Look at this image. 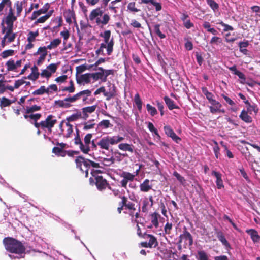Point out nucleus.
<instances>
[{
	"mask_svg": "<svg viewBox=\"0 0 260 260\" xmlns=\"http://www.w3.org/2000/svg\"><path fill=\"white\" fill-rule=\"evenodd\" d=\"M3 242L7 251L17 255L16 256L9 255L11 258H20L24 257L25 249L20 242L12 238H5Z\"/></svg>",
	"mask_w": 260,
	"mask_h": 260,
	"instance_id": "obj_1",
	"label": "nucleus"
},
{
	"mask_svg": "<svg viewBox=\"0 0 260 260\" xmlns=\"http://www.w3.org/2000/svg\"><path fill=\"white\" fill-rule=\"evenodd\" d=\"M14 22L15 21H7L1 23V32L4 35L1 41L3 47L10 45L16 39V34L13 32Z\"/></svg>",
	"mask_w": 260,
	"mask_h": 260,
	"instance_id": "obj_2",
	"label": "nucleus"
},
{
	"mask_svg": "<svg viewBox=\"0 0 260 260\" xmlns=\"http://www.w3.org/2000/svg\"><path fill=\"white\" fill-rule=\"evenodd\" d=\"M89 19L90 21L96 24L100 27L107 25L110 19V16L104 13L103 10L100 7L93 9L89 15Z\"/></svg>",
	"mask_w": 260,
	"mask_h": 260,
	"instance_id": "obj_3",
	"label": "nucleus"
},
{
	"mask_svg": "<svg viewBox=\"0 0 260 260\" xmlns=\"http://www.w3.org/2000/svg\"><path fill=\"white\" fill-rule=\"evenodd\" d=\"M124 139V137L119 135L112 137L107 136L101 138L98 142L97 145L100 148L108 150L110 145H116L123 141Z\"/></svg>",
	"mask_w": 260,
	"mask_h": 260,
	"instance_id": "obj_4",
	"label": "nucleus"
},
{
	"mask_svg": "<svg viewBox=\"0 0 260 260\" xmlns=\"http://www.w3.org/2000/svg\"><path fill=\"white\" fill-rule=\"evenodd\" d=\"M8 9V12L2 18L1 23L7 21H15L16 17L14 16V12L12 9V2L10 0H2L0 3V13L3 10Z\"/></svg>",
	"mask_w": 260,
	"mask_h": 260,
	"instance_id": "obj_5",
	"label": "nucleus"
},
{
	"mask_svg": "<svg viewBox=\"0 0 260 260\" xmlns=\"http://www.w3.org/2000/svg\"><path fill=\"white\" fill-rule=\"evenodd\" d=\"M101 173V171L99 170L93 169L91 170V174L95 178L96 185L99 190L105 188L107 184L106 180L103 179L102 176L99 175V174Z\"/></svg>",
	"mask_w": 260,
	"mask_h": 260,
	"instance_id": "obj_6",
	"label": "nucleus"
},
{
	"mask_svg": "<svg viewBox=\"0 0 260 260\" xmlns=\"http://www.w3.org/2000/svg\"><path fill=\"white\" fill-rule=\"evenodd\" d=\"M113 40H111L110 43H101L100 48L96 51V53L98 55H105L104 49H106V54L108 55H110L113 52Z\"/></svg>",
	"mask_w": 260,
	"mask_h": 260,
	"instance_id": "obj_7",
	"label": "nucleus"
},
{
	"mask_svg": "<svg viewBox=\"0 0 260 260\" xmlns=\"http://www.w3.org/2000/svg\"><path fill=\"white\" fill-rule=\"evenodd\" d=\"M62 135L67 138L70 137L73 132V126L68 122L62 121L59 124Z\"/></svg>",
	"mask_w": 260,
	"mask_h": 260,
	"instance_id": "obj_8",
	"label": "nucleus"
},
{
	"mask_svg": "<svg viewBox=\"0 0 260 260\" xmlns=\"http://www.w3.org/2000/svg\"><path fill=\"white\" fill-rule=\"evenodd\" d=\"M56 119L54 116L50 115L47 117L45 120L41 121L42 124V128H47L50 132L51 131V128L54 126L56 123Z\"/></svg>",
	"mask_w": 260,
	"mask_h": 260,
	"instance_id": "obj_9",
	"label": "nucleus"
},
{
	"mask_svg": "<svg viewBox=\"0 0 260 260\" xmlns=\"http://www.w3.org/2000/svg\"><path fill=\"white\" fill-rule=\"evenodd\" d=\"M92 137L91 134H87L82 143H81V150L85 154H87L90 151V144Z\"/></svg>",
	"mask_w": 260,
	"mask_h": 260,
	"instance_id": "obj_10",
	"label": "nucleus"
},
{
	"mask_svg": "<svg viewBox=\"0 0 260 260\" xmlns=\"http://www.w3.org/2000/svg\"><path fill=\"white\" fill-rule=\"evenodd\" d=\"M77 167L79 168L81 171H84L83 166L85 169H87L90 167L91 161L88 159H85L83 157L79 156L77 157L75 160Z\"/></svg>",
	"mask_w": 260,
	"mask_h": 260,
	"instance_id": "obj_11",
	"label": "nucleus"
},
{
	"mask_svg": "<svg viewBox=\"0 0 260 260\" xmlns=\"http://www.w3.org/2000/svg\"><path fill=\"white\" fill-rule=\"evenodd\" d=\"M164 131L165 134L169 137L171 138L172 139L177 143H178L180 141L181 139L174 133L173 130L171 128L170 126L166 125L164 126Z\"/></svg>",
	"mask_w": 260,
	"mask_h": 260,
	"instance_id": "obj_12",
	"label": "nucleus"
},
{
	"mask_svg": "<svg viewBox=\"0 0 260 260\" xmlns=\"http://www.w3.org/2000/svg\"><path fill=\"white\" fill-rule=\"evenodd\" d=\"M21 60H18L15 61L14 60L10 59L6 62V65L8 71H13L19 68L21 65Z\"/></svg>",
	"mask_w": 260,
	"mask_h": 260,
	"instance_id": "obj_13",
	"label": "nucleus"
},
{
	"mask_svg": "<svg viewBox=\"0 0 260 260\" xmlns=\"http://www.w3.org/2000/svg\"><path fill=\"white\" fill-rule=\"evenodd\" d=\"M49 4L48 3H46L44 5L42 8L38 11H34L31 16V19L35 20L40 15L47 13L49 8Z\"/></svg>",
	"mask_w": 260,
	"mask_h": 260,
	"instance_id": "obj_14",
	"label": "nucleus"
},
{
	"mask_svg": "<svg viewBox=\"0 0 260 260\" xmlns=\"http://www.w3.org/2000/svg\"><path fill=\"white\" fill-rule=\"evenodd\" d=\"M35 54L40 55V57L38 59L37 64H40L42 63V62L45 60L47 54V51L46 50V48L45 47H39L37 52Z\"/></svg>",
	"mask_w": 260,
	"mask_h": 260,
	"instance_id": "obj_15",
	"label": "nucleus"
},
{
	"mask_svg": "<svg viewBox=\"0 0 260 260\" xmlns=\"http://www.w3.org/2000/svg\"><path fill=\"white\" fill-rule=\"evenodd\" d=\"M211 106L209 107L211 113L214 114L216 112H224V110L221 109L222 105L219 102L215 100L214 102L211 103Z\"/></svg>",
	"mask_w": 260,
	"mask_h": 260,
	"instance_id": "obj_16",
	"label": "nucleus"
},
{
	"mask_svg": "<svg viewBox=\"0 0 260 260\" xmlns=\"http://www.w3.org/2000/svg\"><path fill=\"white\" fill-rule=\"evenodd\" d=\"M31 73L27 77H24V79H28L32 81L36 80L40 75V73L37 67L34 66L31 68Z\"/></svg>",
	"mask_w": 260,
	"mask_h": 260,
	"instance_id": "obj_17",
	"label": "nucleus"
},
{
	"mask_svg": "<svg viewBox=\"0 0 260 260\" xmlns=\"http://www.w3.org/2000/svg\"><path fill=\"white\" fill-rule=\"evenodd\" d=\"M66 22L69 24L75 21V14L73 10H68L64 13Z\"/></svg>",
	"mask_w": 260,
	"mask_h": 260,
	"instance_id": "obj_18",
	"label": "nucleus"
},
{
	"mask_svg": "<svg viewBox=\"0 0 260 260\" xmlns=\"http://www.w3.org/2000/svg\"><path fill=\"white\" fill-rule=\"evenodd\" d=\"M183 240L188 241L190 245L192 244L193 239L191 234L187 231H185L179 237V242L181 243Z\"/></svg>",
	"mask_w": 260,
	"mask_h": 260,
	"instance_id": "obj_19",
	"label": "nucleus"
},
{
	"mask_svg": "<svg viewBox=\"0 0 260 260\" xmlns=\"http://www.w3.org/2000/svg\"><path fill=\"white\" fill-rule=\"evenodd\" d=\"M92 78L91 74H85L77 77V82L78 83H88L90 82Z\"/></svg>",
	"mask_w": 260,
	"mask_h": 260,
	"instance_id": "obj_20",
	"label": "nucleus"
},
{
	"mask_svg": "<svg viewBox=\"0 0 260 260\" xmlns=\"http://www.w3.org/2000/svg\"><path fill=\"white\" fill-rule=\"evenodd\" d=\"M212 174L214 175L216 178V183L217 188L218 189H221L222 188H223L224 185L222 180L221 179V174L215 171H212Z\"/></svg>",
	"mask_w": 260,
	"mask_h": 260,
	"instance_id": "obj_21",
	"label": "nucleus"
},
{
	"mask_svg": "<svg viewBox=\"0 0 260 260\" xmlns=\"http://www.w3.org/2000/svg\"><path fill=\"white\" fill-rule=\"evenodd\" d=\"M153 205V199L152 197H149V200L147 198H145L143 202V206L142 207V211L146 212L148 211V207H151Z\"/></svg>",
	"mask_w": 260,
	"mask_h": 260,
	"instance_id": "obj_22",
	"label": "nucleus"
},
{
	"mask_svg": "<svg viewBox=\"0 0 260 260\" xmlns=\"http://www.w3.org/2000/svg\"><path fill=\"white\" fill-rule=\"evenodd\" d=\"M96 107V105H93L91 106H88L83 108L82 109V111L84 115V117L86 118H87L88 117V114L94 112Z\"/></svg>",
	"mask_w": 260,
	"mask_h": 260,
	"instance_id": "obj_23",
	"label": "nucleus"
},
{
	"mask_svg": "<svg viewBox=\"0 0 260 260\" xmlns=\"http://www.w3.org/2000/svg\"><path fill=\"white\" fill-rule=\"evenodd\" d=\"M246 232L250 236L251 238L254 242H258L260 240V236L258 232L253 229H250L246 231Z\"/></svg>",
	"mask_w": 260,
	"mask_h": 260,
	"instance_id": "obj_24",
	"label": "nucleus"
},
{
	"mask_svg": "<svg viewBox=\"0 0 260 260\" xmlns=\"http://www.w3.org/2000/svg\"><path fill=\"white\" fill-rule=\"evenodd\" d=\"M14 7L16 9V14L14 13V16L16 17L15 21L17 20V17L20 15L21 13L23 10V2L20 1H17L14 4Z\"/></svg>",
	"mask_w": 260,
	"mask_h": 260,
	"instance_id": "obj_25",
	"label": "nucleus"
},
{
	"mask_svg": "<svg viewBox=\"0 0 260 260\" xmlns=\"http://www.w3.org/2000/svg\"><path fill=\"white\" fill-rule=\"evenodd\" d=\"M141 191L143 192H148L152 188V185L150 184V181L146 179L140 185Z\"/></svg>",
	"mask_w": 260,
	"mask_h": 260,
	"instance_id": "obj_26",
	"label": "nucleus"
},
{
	"mask_svg": "<svg viewBox=\"0 0 260 260\" xmlns=\"http://www.w3.org/2000/svg\"><path fill=\"white\" fill-rule=\"evenodd\" d=\"M245 103L247 104V111L250 114H252V112H254V114L256 115L258 112V109L256 105L255 104L251 105L247 101H245Z\"/></svg>",
	"mask_w": 260,
	"mask_h": 260,
	"instance_id": "obj_27",
	"label": "nucleus"
},
{
	"mask_svg": "<svg viewBox=\"0 0 260 260\" xmlns=\"http://www.w3.org/2000/svg\"><path fill=\"white\" fill-rule=\"evenodd\" d=\"M101 93H103L104 95L106 97V100L109 101L110 100V96L112 95V93H111L110 91L108 92H106V89L105 87L102 86L99 89H98L95 92H94V95H98Z\"/></svg>",
	"mask_w": 260,
	"mask_h": 260,
	"instance_id": "obj_28",
	"label": "nucleus"
},
{
	"mask_svg": "<svg viewBox=\"0 0 260 260\" xmlns=\"http://www.w3.org/2000/svg\"><path fill=\"white\" fill-rule=\"evenodd\" d=\"M39 35V30L35 31H30L27 35V42H34L36 40V38Z\"/></svg>",
	"mask_w": 260,
	"mask_h": 260,
	"instance_id": "obj_29",
	"label": "nucleus"
},
{
	"mask_svg": "<svg viewBox=\"0 0 260 260\" xmlns=\"http://www.w3.org/2000/svg\"><path fill=\"white\" fill-rule=\"evenodd\" d=\"M6 81L0 80V93H3L7 90L13 91L12 86L6 84Z\"/></svg>",
	"mask_w": 260,
	"mask_h": 260,
	"instance_id": "obj_30",
	"label": "nucleus"
},
{
	"mask_svg": "<svg viewBox=\"0 0 260 260\" xmlns=\"http://www.w3.org/2000/svg\"><path fill=\"white\" fill-rule=\"evenodd\" d=\"M100 36L104 39L103 43H110L111 40H113V38H111V31L109 30L105 31L103 33L100 34Z\"/></svg>",
	"mask_w": 260,
	"mask_h": 260,
	"instance_id": "obj_31",
	"label": "nucleus"
},
{
	"mask_svg": "<svg viewBox=\"0 0 260 260\" xmlns=\"http://www.w3.org/2000/svg\"><path fill=\"white\" fill-rule=\"evenodd\" d=\"M217 237L218 238L219 240L226 248L230 247V244L229 242L226 240V239L224 237V236L223 235V233L221 232L218 231L217 232Z\"/></svg>",
	"mask_w": 260,
	"mask_h": 260,
	"instance_id": "obj_32",
	"label": "nucleus"
},
{
	"mask_svg": "<svg viewBox=\"0 0 260 260\" xmlns=\"http://www.w3.org/2000/svg\"><path fill=\"white\" fill-rule=\"evenodd\" d=\"M211 145L213 146V149L216 158H218L220 156V148L218 146L217 142L215 140H212L210 143Z\"/></svg>",
	"mask_w": 260,
	"mask_h": 260,
	"instance_id": "obj_33",
	"label": "nucleus"
},
{
	"mask_svg": "<svg viewBox=\"0 0 260 260\" xmlns=\"http://www.w3.org/2000/svg\"><path fill=\"white\" fill-rule=\"evenodd\" d=\"M81 117V114L80 113H76L67 117L64 121L70 123V122H74L78 120Z\"/></svg>",
	"mask_w": 260,
	"mask_h": 260,
	"instance_id": "obj_34",
	"label": "nucleus"
},
{
	"mask_svg": "<svg viewBox=\"0 0 260 260\" xmlns=\"http://www.w3.org/2000/svg\"><path fill=\"white\" fill-rule=\"evenodd\" d=\"M240 117L245 122L250 123L252 122V118L248 115V112L245 110L241 112Z\"/></svg>",
	"mask_w": 260,
	"mask_h": 260,
	"instance_id": "obj_35",
	"label": "nucleus"
},
{
	"mask_svg": "<svg viewBox=\"0 0 260 260\" xmlns=\"http://www.w3.org/2000/svg\"><path fill=\"white\" fill-rule=\"evenodd\" d=\"M118 148L122 151L133 152V148L131 145L127 143H120L118 145Z\"/></svg>",
	"mask_w": 260,
	"mask_h": 260,
	"instance_id": "obj_36",
	"label": "nucleus"
},
{
	"mask_svg": "<svg viewBox=\"0 0 260 260\" xmlns=\"http://www.w3.org/2000/svg\"><path fill=\"white\" fill-rule=\"evenodd\" d=\"M98 70L103 72L102 74L104 77V78L103 79V82L106 81L107 78L109 75L114 74V70H104L101 67L99 68Z\"/></svg>",
	"mask_w": 260,
	"mask_h": 260,
	"instance_id": "obj_37",
	"label": "nucleus"
},
{
	"mask_svg": "<svg viewBox=\"0 0 260 260\" xmlns=\"http://www.w3.org/2000/svg\"><path fill=\"white\" fill-rule=\"evenodd\" d=\"M53 12V10L50 11L45 15L42 16L38 19H37V20L35 22V24L42 23L45 22L52 15Z\"/></svg>",
	"mask_w": 260,
	"mask_h": 260,
	"instance_id": "obj_38",
	"label": "nucleus"
},
{
	"mask_svg": "<svg viewBox=\"0 0 260 260\" xmlns=\"http://www.w3.org/2000/svg\"><path fill=\"white\" fill-rule=\"evenodd\" d=\"M148 237L149 238V242L148 243V247H156L158 245V242L156 238L152 235H148Z\"/></svg>",
	"mask_w": 260,
	"mask_h": 260,
	"instance_id": "obj_39",
	"label": "nucleus"
},
{
	"mask_svg": "<svg viewBox=\"0 0 260 260\" xmlns=\"http://www.w3.org/2000/svg\"><path fill=\"white\" fill-rule=\"evenodd\" d=\"M160 217V215L156 212L153 213L151 215V221L152 224L155 227L158 226V219Z\"/></svg>",
	"mask_w": 260,
	"mask_h": 260,
	"instance_id": "obj_40",
	"label": "nucleus"
},
{
	"mask_svg": "<svg viewBox=\"0 0 260 260\" xmlns=\"http://www.w3.org/2000/svg\"><path fill=\"white\" fill-rule=\"evenodd\" d=\"M41 115L39 113L33 114L32 113L27 114L26 113L24 115V117L26 119H30V120H32L34 121H37L38 119L40 118Z\"/></svg>",
	"mask_w": 260,
	"mask_h": 260,
	"instance_id": "obj_41",
	"label": "nucleus"
},
{
	"mask_svg": "<svg viewBox=\"0 0 260 260\" xmlns=\"http://www.w3.org/2000/svg\"><path fill=\"white\" fill-rule=\"evenodd\" d=\"M203 26L208 32L216 35L218 34V31L213 27H211L210 24L208 22H205Z\"/></svg>",
	"mask_w": 260,
	"mask_h": 260,
	"instance_id": "obj_42",
	"label": "nucleus"
},
{
	"mask_svg": "<svg viewBox=\"0 0 260 260\" xmlns=\"http://www.w3.org/2000/svg\"><path fill=\"white\" fill-rule=\"evenodd\" d=\"M148 128L151 132L154 134L156 136V139L158 140L160 139V136L158 133L157 129L154 127V125L151 122H149L148 123Z\"/></svg>",
	"mask_w": 260,
	"mask_h": 260,
	"instance_id": "obj_43",
	"label": "nucleus"
},
{
	"mask_svg": "<svg viewBox=\"0 0 260 260\" xmlns=\"http://www.w3.org/2000/svg\"><path fill=\"white\" fill-rule=\"evenodd\" d=\"M164 100L170 110H172L178 108L177 106L175 105L174 101L170 99L169 98L165 96L164 98Z\"/></svg>",
	"mask_w": 260,
	"mask_h": 260,
	"instance_id": "obj_44",
	"label": "nucleus"
},
{
	"mask_svg": "<svg viewBox=\"0 0 260 260\" xmlns=\"http://www.w3.org/2000/svg\"><path fill=\"white\" fill-rule=\"evenodd\" d=\"M79 98H83V101H85L87 99V97L89 96L91 94V91L90 90H85L77 93Z\"/></svg>",
	"mask_w": 260,
	"mask_h": 260,
	"instance_id": "obj_45",
	"label": "nucleus"
},
{
	"mask_svg": "<svg viewBox=\"0 0 260 260\" xmlns=\"http://www.w3.org/2000/svg\"><path fill=\"white\" fill-rule=\"evenodd\" d=\"M134 102L137 105L139 111H141L142 108V102L138 93L135 94L134 96Z\"/></svg>",
	"mask_w": 260,
	"mask_h": 260,
	"instance_id": "obj_46",
	"label": "nucleus"
},
{
	"mask_svg": "<svg viewBox=\"0 0 260 260\" xmlns=\"http://www.w3.org/2000/svg\"><path fill=\"white\" fill-rule=\"evenodd\" d=\"M121 176L125 178L127 181H132L134 179L136 175L132 174L129 172H123Z\"/></svg>",
	"mask_w": 260,
	"mask_h": 260,
	"instance_id": "obj_47",
	"label": "nucleus"
},
{
	"mask_svg": "<svg viewBox=\"0 0 260 260\" xmlns=\"http://www.w3.org/2000/svg\"><path fill=\"white\" fill-rule=\"evenodd\" d=\"M198 260H208L209 257L208 254L203 250L199 251L197 256Z\"/></svg>",
	"mask_w": 260,
	"mask_h": 260,
	"instance_id": "obj_48",
	"label": "nucleus"
},
{
	"mask_svg": "<svg viewBox=\"0 0 260 260\" xmlns=\"http://www.w3.org/2000/svg\"><path fill=\"white\" fill-rule=\"evenodd\" d=\"M24 77L23 78H22L21 79H19L17 80H16L14 83V86H12L13 88V91L15 89H18L21 86L23 85L25 83Z\"/></svg>",
	"mask_w": 260,
	"mask_h": 260,
	"instance_id": "obj_49",
	"label": "nucleus"
},
{
	"mask_svg": "<svg viewBox=\"0 0 260 260\" xmlns=\"http://www.w3.org/2000/svg\"><path fill=\"white\" fill-rule=\"evenodd\" d=\"M58 64L57 63H51L47 66L46 69L49 72L50 74L52 75L55 73L57 69Z\"/></svg>",
	"mask_w": 260,
	"mask_h": 260,
	"instance_id": "obj_50",
	"label": "nucleus"
},
{
	"mask_svg": "<svg viewBox=\"0 0 260 260\" xmlns=\"http://www.w3.org/2000/svg\"><path fill=\"white\" fill-rule=\"evenodd\" d=\"M95 125V123L94 122V120L88 121L83 124V129L84 130H88L90 129H92L93 128Z\"/></svg>",
	"mask_w": 260,
	"mask_h": 260,
	"instance_id": "obj_51",
	"label": "nucleus"
},
{
	"mask_svg": "<svg viewBox=\"0 0 260 260\" xmlns=\"http://www.w3.org/2000/svg\"><path fill=\"white\" fill-rule=\"evenodd\" d=\"M146 108L148 112L151 116H153L157 114L156 109L154 107L150 105L149 104H147L146 105Z\"/></svg>",
	"mask_w": 260,
	"mask_h": 260,
	"instance_id": "obj_52",
	"label": "nucleus"
},
{
	"mask_svg": "<svg viewBox=\"0 0 260 260\" xmlns=\"http://www.w3.org/2000/svg\"><path fill=\"white\" fill-rule=\"evenodd\" d=\"M47 93V89L45 86H41L38 89L36 90L33 92L34 95H42L44 93Z\"/></svg>",
	"mask_w": 260,
	"mask_h": 260,
	"instance_id": "obj_53",
	"label": "nucleus"
},
{
	"mask_svg": "<svg viewBox=\"0 0 260 260\" xmlns=\"http://www.w3.org/2000/svg\"><path fill=\"white\" fill-rule=\"evenodd\" d=\"M60 35L63 38V44H65L67 40L70 37L69 31L67 29H64L63 31H61Z\"/></svg>",
	"mask_w": 260,
	"mask_h": 260,
	"instance_id": "obj_54",
	"label": "nucleus"
},
{
	"mask_svg": "<svg viewBox=\"0 0 260 260\" xmlns=\"http://www.w3.org/2000/svg\"><path fill=\"white\" fill-rule=\"evenodd\" d=\"M122 201H121V204L123 206H125L127 207L128 209L130 210H135V209L134 208V205L132 203H129L128 204H126L127 202V199L125 197H122L121 198Z\"/></svg>",
	"mask_w": 260,
	"mask_h": 260,
	"instance_id": "obj_55",
	"label": "nucleus"
},
{
	"mask_svg": "<svg viewBox=\"0 0 260 260\" xmlns=\"http://www.w3.org/2000/svg\"><path fill=\"white\" fill-rule=\"evenodd\" d=\"M52 152L53 153L59 156H64L65 155V152L63 151V149L59 147H54L53 148Z\"/></svg>",
	"mask_w": 260,
	"mask_h": 260,
	"instance_id": "obj_56",
	"label": "nucleus"
},
{
	"mask_svg": "<svg viewBox=\"0 0 260 260\" xmlns=\"http://www.w3.org/2000/svg\"><path fill=\"white\" fill-rule=\"evenodd\" d=\"M99 126L102 127L103 128H107L108 127H111L112 125L111 124L110 121L108 120H103L101 121L99 124Z\"/></svg>",
	"mask_w": 260,
	"mask_h": 260,
	"instance_id": "obj_57",
	"label": "nucleus"
},
{
	"mask_svg": "<svg viewBox=\"0 0 260 260\" xmlns=\"http://www.w3.org/2000/svg\"><path fill=\"white\" fill-rule=\"evenodd\" d=\"M207 2L214 11L218 10V5L214 0H207Z\"/></svg>",
	"mask_w": 260,
	"mask_h": 260,
	"instance_id": "obj_58",
	"label": "nucleus"
},
{
	"mask_svg": "<svg viewBox=\"0 0 260 260\" xmlns=\"http://www.w3.org/2000/svg\"><path fill=\"white\" fill-rule=\"evenodd\" d=\"M102 73H103V72L101 71H100V72H99L92 73L91 74L92 78L94 80H98V79H101L102 81H103L104 77H103Z\"/></svg>",
	"mask_w": 260,
	"mask_h": 260,
	"instance_id": "obj_59",
	"label": "nucleus"
},
{
	"mask_svg": "<svg viewBox=\"0 0 260 260\" xmlns=\"http://www.w3.org/2000/svg\"><path fill=\"white\" fill-rule=\"evenodd\" d=\"M70 86L64 87L62 90L63 91H67L70 93H73L75 91V87L74 86L73 81L71 80L70 81Z\"/></svg>",
	"mask_w": 260,
	"mask_h": 260,
	"instance_id": "obj_60",
	"label": "nucleus"
},
{
	"mask_svg": "<svg viewBox=\"0 0 260 260\" xmlns=\"http://www.w3.org/2000/svg\"><path fill=\"white\" fill-rule=\"evenodd\" d=\"M40 76L43 78L49 79L51 76V75L50 74L49 72L46 68L44 69H42L41 70Z\"/></svg>",
	"mask_w": 260,
	"mask_h": 260,
	"instance_id": "obj_61",
	"label": "nucleus"
},
{
	"mask_svg": "<svg viewBox=\"0 0 260 260\" xmlns=\"http://www.w3.org/2000/svg\"><path fill=\"white\" fill-rule=\"evenodd\" d=\"M127 9L132 12H138L139 10L135 7V3L131 2L127 6Z\"/></svg>",
	"mask_w": 260,
	"mask_h": 260,
	"instance_id": "obj_62",
	"label": "nucleus"
},
{
	"mask_svg": "<svg viewBox=\"0 0 260 260\" xmlns=\"http://www.w3.org/2000/svg\"><path fill=\"white\" fill-rule=\"evenodd\" d=\"M79 99L80 98L78 96V94L77 93L72 96L66 98V101H68V103H70V104H71V103L75 102Z\"/></svg>",
	"mask_w": 260,
	"mask_h": 260,
	"instance_id": "obj_63",
	"label": "nucleus"
},
{
	"mask_svg": "<svg viewBox=\"0 0 260 260\" xmlns=\"http://www.w3.org/2000/svg\"><path fill=\"white\" fill-rule=\"evenodd\" d=\"M47 89V93L50 94L52 93L53 91H57L58 90L57 86L55 84H51L49 85L47 88H46Z\"/></svg>",
	"mask_w": 260,
	"mask_h": 260,
	"instance_id": "obj_64",
	"label": "nucleus"
}]
</instances>
